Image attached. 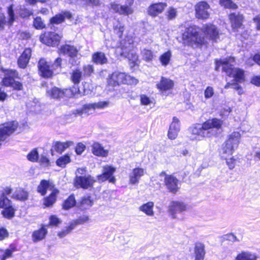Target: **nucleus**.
I'll return each instance as SVG.
<instances>
[{"label": "nucleus", "mask_w": 260, "mask_h": 260, "mask_svg": "<svg viewBox=\"0 0 260 260\" xmlns=\"http://www.w3.org/2000/svg\"><path fill=\"white\" fill-rule=\"evenodd\" d=\"M74 144L72 141H67L66 142H61L56 141L54 143L53 147L54 149L58 153H62L67 148Z\"/></svg>", "instance_id": "obj_33"}, {"label": "nucleus", "mask_w": 260, "mask_h": 260, "mask_svg": "<svg viewBox=\"0 0 260 260\" xmlns=\"http://www.w3.org/2000/svg\"><path fill=\"white\" fill-rule=\"evenodd\" d=\"M172 130H175L179 131L180 130L179 121L177 118L174 117L173 118V121L171 123L170 128Z\"/></svg>", "instance_id": "obj_54"}, {"label": "nucleus", "mask_w": 260, "mask_h": 260, "mask_svg": "<svg viewBox=\"0 0 260 260\" xmlns=\"http://www.w3.org/2000/svg\"><path fill=\"white\" fill-rule=\"evenodd\" d=\"M232 62L230 63H225L223 67V71L226 75L231 77H233L237 82L241 83L245 80L244 71L238 68H235Z\"/></svg>", "instance_id": "obj_6"}, {"label": "nucleus", "mask_w": 260, "mask_h": 260, "mask_svg": "<svg viewBox=\"0 0 260 260\" xmlns=\"http://www.w3.org/2000/svg\"><path fill=\"white\" fill-rule=\"evenodd\" d=\"M18 77V73L15 70H8L6 72L5 77L2 80V84L0 86V102H4L8 94L5 92V87L10 86L15 90H21L23 85L21 83L16 81L15 78Z\"/></svg>", "instance_id": "obj_2"}, {"label": "nucleus", "mask_w": 260, "mask_h": 260, "mask_svg": "<svg viewBox=\"0 0 260 260\" xmlns=\"http://www.w3.org/2000/svg\"><path fill=\"white\" fill-rule=\"evenodd\" d=\"M141 54L143 59L146 61H150L152 60L153 54L151 50L144 49L141 51Z\"/></svg>", "instance_id": "obj_45"}, {"label": "nucleus", "mask_w": 260, "mask_h": 260, "mask_svg": "<svg viewBox=\"0 0 260 260\" xmlns=\"http://www.w3.org/2000/svg\"><path fill=\"white\" fill-rule=\"evenodd\" d=\"M223 122L220 119H209L202 124H193L188 128L190 133V139L200 141L203 138H210L215 136L221 128Z\"/></svg>", "instance_id": "obj_1"}, {"label": "nucleus", "mask_w": 260, "mask_h": 260, "mask_svg": "<svg viewBox=\"0 0 260 260\" xmlns=\"http://www.w3.org/2000/svg\"><path fill=\"white\" fill-rule=\"evenodd\" d=\"M8 236L9 233L5 228H0V241L4 240L5 238L8 237Z\"/></svg>", "instance_id": "obj_61"}, {"label": "nucleus", "mask_w": 260, "mask_h": 260, "mask_svg": "<svg viewBox=\"0 0 260 260\" xmlns=\"http://www.w3.org/2000/svg\"><path fill=\"white\" fill-rule=\"evenodd\" d=\"M38 67L40 75L44 78H50L52 76L53 72L50 69L48 63L44 58L38 62Z\"/></svg>", "instance_id": "obj_14"}, {"label": "nucleus", "mask_w": 260, "mask_h": 260, "mask_svg": "<svg viewBox=\"0 0 260 260\" xmlns=\"http://www.w3.org/2000/svg\"><path fill=\"white\" fill-rule=\"evenodd\" d=\"M185 210L186 205L183 202L172 201L169 205V211L174 218L176 217L177 213H181Z\"/></svg>", "instance_id": "obj_16"}, {"label": "nucleus", "mask_w": 260, "mask_h": 260, "mask_svg": "<svg viewBox=\"0 0 260 260\" xmlns=\"http://www.w3.org/2000/svg\"><path fill=\"white\" fill-rule=\"evenodd\" d=\"M31 50L29 48H26L18 59V64L20 68L24 69L29 62L31 56Z\"/></svg>", "instance_id": "obj_21"}, {"label": "nucleus", "mask_w": 260, "mask_h": 260, "mask_svg": "<svg viewBox=\"0 0 260 260\" xmlns=\"http://www.w3.org/2000/svg\"><path fill=\"white\" fill-rule=\"evenodd\" d=\"M194 252L195 260H203L205 254V245L201 242L195 243Z\"/></svg>", "instance_id": "obj_25"}, {"label": "nucleus", "mask_w": 260, "mask_h": 260, "mask_svg": "<svg viewBox=\"0 0 260 260\" xmlns=\"http://www.w3.org/2000/svg\"><path fill=\"white\" fill-rule=\"evenodd\" d=\"M81 55L78 52V54H75L71 57L69 59V62L72 66H78L80 63V58Z\"/></svg>", "instance_id": "obj_46"}, {"label": "nucleus", "mask_w": 260, "mask_h": 260, "mask_svg": "<svg viewBox=\"0 0 260 260\" xmlns=\"http://www.w3.org/2000/svg\"><path fill=\"white\" fill-rule=\"evenodd\" d=\"M82 77V72L79 69L73 71L71 75V80L75 84L80 83Z\"/></svg>", "instance_id": "obj_42"}, {"label": "nucleus", "mask_w": 260, "mask_h": 260, "mask_svg": "<svg viewBox=\"0 0 260 260\" xmlns=\"http://www.w3.org/2000/svg\"><path fill=\"white\" fill-rule=\"evenodd\" d=\"M95 182L94 178L90 175L76 176L74 179V185L77 188H82L84 189L92 188Z\"/></svg>", "instance_id": "obj_8"}, {"label": "nucleus", "mask_w": 260, "mask_h": 260, "mask_svg": "<svg viewBox=\"0 0 260 260\" xmlns=\"http://www.w3.org/2000/svg\"><path fill=\"white\" fill-rule=\"evenodd\" d=\"M47 232V229L44 225H42L40 229L33 232L32 235L33 241L37 242L43 240L45 238Z\"/></svg>", "instance_id": "obj_30"}, {"label": "nucleus", "mask_w": 260, "mask_h": 260, "mask_svg": "<svg viewBox=\"0 0 260 260\" xmlns=\"http://www.w3.org/2000/svg\"><path fill=\"white\" fill-rule=\"evenodd\" d=\"M59 52L64 55H68L71 57L78 54L79 50L74 46L65 44L60 47Z\"/></svg>", "instance_id": "obj_24"}, {"label": "nucleus", "mask_w": 260, "mask_h": 260, "mask_svg": "<svg viewBox=\"0 0 260 260\" xmlns=\"http://www.w3.org/2000/svg\"><path fill=\"white\" fill-rule=\"evenodd\" d=\"M64 90H62L57 87H53L50 88H48L46 90V93L48 96L53 99H60L64 95Z\"/></svg>", "instance_id": "obj_23"}, {"label": "nucleus", "mask_w": 260, "mask_h": 260, "mask_svg": "<svg viewBox=\"0 0 260 260\" xmlns=\"http://www.w3.org/2000/svg\"><path fill=\"white\" fill-rule=\"evenodd\" d=\"M72 17V14L69 11H63L61 13L56 14L50 19V24L54 27V24H58L64 21L66 18L71 19Z\"/></svg>", "instance_id": "obj_20"}, {"label": "nucleus", "mask_w": 260, "mask_h": 260, "mask_svg": "<svg viewBox=\"0 0 260 260\" xmlns=\"http://www.w3.org/2000/svg\"><path fill=\"white\" fill-rule=\"evenodd\" d=\"M15 250L16 248L15 247H12L11 249H6L1 257V260H6L7 258L11 257L13 252Z\"/></svg>", "instance_id": "obj_55"}, {"label": "nucleus", "mask_w": 260, "mask_h": 260, "mask_svg": "<svg viewBox=\"0 0 260 260\" xmlns=\"http://www.w3.org/2000/svg\"><path fill=\"white\" fill-rule=\"evenodd\" d=\"M257 256L248 251H243L239 253L235 260H256Z\"/></svg>", "instance_id": "obj_34"}, {"label": "nucleus", "mask_w": 260, "mask_h": 260, "mask_svg": "<svg viewBox=\"0 0 260 260\" xmlns=\"http://www.w3.org/2000/svg\"><path fill=\"white\" fill-rule=\"evenodd\" d=\"M85 149V146L81 143H79L75 148V151L78 155H80L84 151Z\"/></svg>", "instance_id": "obj_60"}, {"label": "nucleus", "mask_w": 260, "mask_h": 260, "mask_svg": "<svg viewBox=\"0 0 260 260\" xmlns=\"http://www.w3.org/2000/svg\"><path fill=\"white\" fill-rule=\"evenodd\" d=\"M205 30L212 40L215 42L217 41L219 39V33L215 25H207L205 27Z\"/></svg>", "instance_id": "obj_27"}, {"label": "nucleus", "mask_w": 260, "mask_h": 260, "mask_svg": "<svg viewBox=\"0 0 260 260\" xmlns=\"http://www.w3.org/2000/svg\"><path fill=\"white\" fill-rule=\"evenodd\" d=\"M91 148V151L95 155L103 157L108 155V151L105 150L101 145L98 143H94Z\"/></svg>", "instance_id": "obj_31"}, {"label": "nucleus", "mask_w": 260, "mask_h": 260, "mask_svg": "<svg viewBox=\"0 0 260 260\" xmlns=\"http://www.w3.org/2000/svg\"><path fill=\"white\" fill-rule=\"evenodd\" d=\"M89 220V217L87 215L80 216L77 219L74 221L72 224L74 227L78 224H82Z\"/></svg>", "instance_id": "obj_53"}, {"label": "nucleus", "mask_w": 260, "mask_h": 260, "mask_svg": "<svg viewBox=\"0 0 260 260\" xmlns=\"http://www.w3.org/2000/svg\"><path fill=\"white\" fill-rule=\"evenodd\" d=\"M59 191L57 189H54L51 194L44 199V204L49 207L52 206L56 201V196Z\"/></svg>", "instance_id": "obj_36"}, {"label": "nucleus", "mask_w": 260, "mask_h": 260, "mask_svg": "<svg viewBox=\"0 0 260 260\" xmlns=\"http://www.w3.org/2000/svg\"><path fill=\"white\" fill-rule=\"evenodd\" d=\"M220 4L225 8L236 9L237 6L232 0H220Z\"/></svg>", "instance_id": "obj_43"}, {"label": "nucleus", "mask_w": 260, "mask_h": 260, "mask_svg": "<svg viewBox=\"0 0 260 260\" xmlns=\"http://www.w3.org/2000/svg\"><path fill=\"white\" fill-rule=\"evenodd\" d=\"M235 62V58L234 57H230L229 59H225L223 60H219L216 61L215 70L218 71L220 66H222V70H223V67L225 63H230V62Z\"/></svg>", "instance_id": "obj_44"}, {"label": "nucleus", "mask_w": 260, "mask_h": 260, "mask_svg": "<svg viewBox=\"0 0 260 260\" xmlns=\"http://www.w3.org/2000/svg\"><path fill=\"white\" fill-rule=\"evenodd\" d=\"M174 85V83L173 80L161 77L159 82L156 84V87L162 93H164L168 90H171Z\"/></svg>", "instance_id": "obj_18"}, {"label": "nucleus", "mask_w": 260, "mask_h": 260, "mask_svg": "<svg viewBox=\"0 0 260 260\" xmlns=\"http://www.w3.org/2000/svg\"><path fill=\"white\" fill-rule=\"evenodd\" d=\"M71 161V158L68 154L60 157L56 161V165L61 168H64L67 164Z\"/></svg>", "instance_id": "obj_41"}, {"label": "nucleus", "mask_w": 260, "mask_h": 260, "mask_svg": "<svg viewBox=\"0 0 260 260\" xmlns=\"http://www.w3.org/2000/svg\"><path fill=\"white\" fill-rule=\"evenodd\" d=\"M240 137L239 132H233L226 142L225 146L223 148L224 152L232 155L235 149L238 147Z\"/></svg>", "instance_id": "obj_9"}, {"label": "nucleus", "mask_w": 260, "mask_h": 260, "mask_svg": "<svg viewBox=\"0 0 260 260\" xmlns=\"http://www.w3.org/2000/svg\"><path fill=\"white\" fill-rule=\"evenodd\" d=\"M115 171V169L112 167H104L103 173L98 176V179L101 182L109 180V182L114 183L116 181V179L113 175Z\"/></svg>", "instance_id": "obj_12"}, {"label": "nucleus", "mask_w": 260, "mask_h": 260, "mask_svg": "<svg viewBox=\"0 0 260 260\" xmlns=\"http://www.w3.org/2000/svg\"><path fill=\"white\" fill-rule=\"evenodd\" d=\"M144 173V171L142 168H136L134 169L129 175L130 183L132 184L138 183L140 178L143 176Z\"/></svg>", "instance_id": "obj_22"}, {"label": "nucleus", "mask_w": 260, "mask_h": 260, "mask_svg": "<svg viewBox=\"0 0 260 260\" xmlns=\"http://www.w3.org/2000/svg\"><path fill=\"white\" fill-rule=\"evenodd\" d=\"M61 222L60 220L55 215H51L49 218V223L52 225H57Z\"/></svg>", "instance_id": "obj_59"}, {"label": "nucleus", "mask_w": 260, "mask_h": 260, "mask_svg": "<svg viewBox=\"0 0 260 260\" xmlns=\"http://www.w3.org/2000/svg\"><path fill=\"white\" fill-rule=\"evenodd\" d=\"M49 186V182L46 180H42L38 187V191L40 192L42 196H44L46 194Z\"/></svg>", "instance_id": "obj_40"}, {"label": "nucleus", "mask_w": 260, "mask_h": 260, "mask_svg": "<svg viewBox=\"0 0 260 260\" xmlns=\"http://www.w3.org/2000/svg\"><path fill=\"white\" fill-rule=\"evenodd\" d=\"M214 93V91L212 87L208 86L204 91L205 98L207 99L211 98Z\"/></svg>", "instance_id": "obj_57"}, {"label": "nucleus", "mask_w": 260, "mask_h": 260, "mask_svg": "<svg viewBox=\"0 0 260 260\" xmlns=\"http://www.w3.org/2000/svg\"><path fill=\"white\" fill-rule=\"evenodd\" d=\"M232 88L238 91L239 94H241L243 93L241 86L237 83H233Z\"/></svg>", "instance_id": "obj_64"}, {"label": "nucleus", "mask_w": 260, "mask_h": 260, "mask_svg": "<svg viewBox=\"0 0 260 260\" xmlns=\"http://www.w3.org/2000/svg\"><path fill=\"white\" fill-rule=\"evenodd\" d=\"M0 208L3 209L2 214L5 218L11 219L14 216L15 209L7 196L0 195Z\"/></svg>", "instance_id": "obj_7"}, {"label": "nucleus", "mask_w": 260, "mask_h": 260, "mask_svg": "<svg viewBox=\"0 0 260 260\" xmlns=\"http://www.w3.org/2000/svg\"><path fill=\"white\" fill-rule=\"evenodd\" d=\"M229 17L234 28H238L241 27L243 20L242 15L232 13L230 15Z\"/></svg>", "instance_id": "obj_32"}, {"label": "nucleus", "mask_w": 260, "mask_h": 260, "mask_svg": "<svg viewBox=\"0 0 260 260\" xmlns=\"http://www.w3.org/2000/svg\"><path fill=\"white\" fill-rule=\"evenodd\" d=\"M84 75L90 76L94 71L93 66L88 64L84 66L83 68Z\"/></svg>", "instance_id": "obj_56"}, {"label": "nucleus", "mask_w": 260, "mask_h": 260, "mask_svg": "<svg viewBox=\"0 0 260 260\" xmlns=\"http://www.w3.org/2000/svg\"><path fill=\"white\" fill-rule=\"evenodd\" d=\"M182 39L184 44L191 46L201 45L204 41V38L201 36L195 26L186 28L182 34Z\"/></svg>", "instance_id": "obj_3"}, {"label": "nucleus", "mask_w": 260, "mask_h": 260, "mask_svg": "<svg viewBox=\"0 0 260 260\" xmlns=\"http://www.w3.org/2000/svg\"><path fill=\"white\" fill-rule=\"evenodd\" d=\"M133 3L134 0H128V5H120L113 2L110 4V9L120 15L128 16L133 13V10L131 7Z\"/></svg>", "instance_id": "obj_10"}, {"label": "nucleus", "mask_w": 260, "mask_h": 260, "mask_svg": "<svg viewBox=\"0 0 260 260\" xmlns=\"http://www.w3.org/2000/svg\"><path fill=\"white\" fill-rule=\"evenodd\" d=\"M209 5L204 1L200 2L195 6L196 17L199 19H206L209 16Z\"/></svg>", "instance_id": "obj_11"}, {"label": "nucleus", "mask_w": 260, "mask_h": 260, "mask_svg": "<svg viewBox=\"0 0 260 260\" xmlns=\"http://www.w3.org/2000/svg\"><path fill=\"white\" fill-rule=\"evenodd\" d=\"M77 205L74 194H71L64 201L62 207L64 209L69 210Z\"/></svg>", "instance_id": "obj_37"}, {"label": "nucleus", "mask_w": 260, "mask_h": 260, "mask_svg": "<svg viewBox=\"0 0 260 260\" xmlns=\"http://www.w3.org/2000/svg\"><path fill=\"white\" fill-rule=\"evenodd\" d=\"M109 102L101 101L98 103L86 104L83 106L81 109L74 111L73 114L76 116L88 115L91 114L95 109H103L109 106Z\"/></svg>", "instance_id": "obj_5"}, {"label": "nucleus", "mask_w": 260, "mask_h": 260, "mask_svg": "<svg viewBox=\"0 0 260 260\" xmlns=\"http://www.w3.org/2000/svg\"><path fill=\"white\" fill-rule=\"evenodd\" d=\"M179 131H177L174 130H172L171 129L169 128L168 131V136L169 139L171 140L175 139Z\"/></svg>", "instance_id": "obj_62"}, {"label": "nucleus", "mask_w": 260, "mask_h": 260, "mask_svg": "<svg viewBox=\"0 0 260 260\" xmlns=\"http://www.w3.org/2000/svg\"><path fill=\"white\" fill-rule=\"evenodd\" d=\"M8 18L4 16H0V30L4 28V25L7 24L9 26L12 25L15 20V15L13 10V6L11 5L8 8Z\"/></svg>", "instance_id": "obj_13"}, {"label": "nucleus", "mask_w": 260, "mask_h": 260, "mask_svg": "<svg viewBox=\"0 0 260 260\" xmlns=\"http://www.w3.org/2000/svg\"><path fill=\"white\" fill-rule=\"evenodd\" d=\"M60 39L61 37L58 34L50 31L45 36L43 42L48 46L55 47L59 44Z\"/></svg>", "instance_id": "obj_17"}, {"label": "nucleus", "mask_w": 260, "mask_h": 260, "mask_svg": "<svg viewBox=\"0 0 260 260\" xmlns=\"http://www.w3.org/2000/svg\"><path fill=\"white\" fill-rule=\"evenodd\" d=\"M172 56L171 52L169 50L159 56V59L161 64V65L164 67L167 66L171 60V58Z\"/></svg>", "instance_id": "obj_39"}, {"label": "nucleus", "mask_w": 260, "mask_h": 260, "mask_svg": "<svg viewBox=\"0 0 260 260\" xmlns=\"http://www.w3.org/2000/svg\"><path fill=\"white\" fill-rule=\"evenodd\" d=\"M19 14L21 17L24 18L32 15V12L23 7H20Z\"/></svg>", "instance_id": "obj_50"}, {"label": "nucleus", "mask_w": 260, "mask_h": 260, "mask_svg": "<svg viewBox=\"0 0 260 260\" xmlns=\"http://www.w3.org/2000/svg\"><path fill=\"white\" fill-rule=\"evenodd\" d=\"M251 83L257 86H260V76H254L251 79Z\"/></svg>", "instance_id": "obj_63"}, {"label": "nucleus", "mask_w": 260, "mask_h": 260, "mask_svg": "<svg viewBox=\"0 0 260 260\" xmlns=\"http://www.w3.org/2000/svg\"><path fill=\"white\" fill-rule=\"evenodd\" d=\"M92 61L96 64L103 65L108 62V58L102 52H96L92 55Z\"/></svg>", "instance_id": "obj_26"}, {"label": "nucleus", "mask_w": 260, "mask_h": 260, "mask_svg": "<svg viewBox=\"0 0 260 260\" xmlns=\"http://www.w3.org/2000/svg\"><path fill=\"white\" fill-rule=\"evenodd\" d=\"M138 83V80L136 78L121 72L113 73L109 80V83L113 86L120 84L136 85Z\"/></svg>", "instance_id": "obj_4"}, {"label": "nucleus", "mask_w": 260, "mask_h": 260, "mask_svg": "<svg viewBox=\"0 0 260 260\" xmlns=\"http://www.w3.org/2000/svg\"><path fill=\"white\" fill-rule=\"evenodd\" d=\"M33 25L37 29H42L45 27V24L40 17L34 19Z\"/></svg>", "instance_id": "obj_47"}, {"label": "nucleus", "mask_w": 260, "mask_h": 260, "mask_svg": "<svg viewBox=\"0 0 260 260\" xmlns=\"http://www.w3.org/2000/svg\"><path fill=\"white\" fill-rule=\"evenodd\" d=\"M140 101L141 104L143 105H148L151 103L150 98L145 94L140 95Z\"/></svg>", "instance_id": "obj_58"}, {"label": "nucleus", "mask_w": 260, "mask_h": 260, "mask_svg": "<svg viewBox=\"0 0 260 260\" xmlns=\"http://www.w3.org/2000/svg\"><path fill=\"white\" fill-rule=\"evenodd\" d=\"M167 6V5L165 3L153 4L148 7L147 10L148 14L152 17H155L162 13Z\"/></svg>", "instance_id": "obj_19"}, {"label": "nucleus", "mask_w": 260, "mask_h": 260, "mask_svg": "<svg viewBox=\"0 0 260 260\" xmlns=\"http://www.w3.org/2000/svg\"><path fill=\"white\" fill-rule=\"evenodd\" d=\"M124 30V26L121 23H118L114 27V31L121 38L122 37Z\"/></svg>", "instance_id": "obj_52"}, {"label": "nucleus", "mask_w": 260, "mask_h": 260, "mask_svg": "<svg viewBox=\"0 0 260 260\" xmlns=\"http://www.w3.org/2000/svg\"><path fill=\"white\" fill-rule=\"evenodd\" d=\"M177 10L176 9L170 7L166 12V16L168 20H173L177 16Z\"/></svg>", "instance_id": "obj_49"}, {"label": "nucleus", "mask_w": 260, "mask_h": 260, "mask_svg": "<svg viewBox=\"0 0 260 260\" xmlns=\"http://www.w3.org/2000/svg\"><path fill=\"white\" fill-rule=\"evenodd\" d=\"M165 184L170 192L175 194L179 189V180L173 175H166L165 177Z\"/></svg>", "instance_id": "obj_15"}, {"label": "nucleus", "mask_w": 260, "mask_h": 260, "mask_svg": "<svg viewBox=\"0 0 260 260\" xmlns=\"http://www.w3.org/2000/svg\"><path fill=\"white\" fill-rule=\"evenodd\" d=\"M11 197L16 200L23 202L27 200L28 193L22 188H19L13 193Z\"/></svg>", "instance_id": "obj_29"}, {"label": "nucleus", "mask_w": 260, "mask_h": 260, "mask_svg": "<svg viewBox=\"0 0 260 260\" xmlns=\"http://www.w3.org/2000/svg\"><path fill=\"white\" fill-rule=\"evenodd\" d=\"M93 204V200L90 196H84L77 203V206L81 210H85L91 207Z\"/></svg>", "instance_id": "obj_28"}, {"label": "nucleus", "mask_w": 260, "mask_h": 260, "mask_svg": "<svg viewBox=\"0 0 260 260\" xmlns=\"http://www.w3.org/2000/svg\"><path fill=\"white\" fill-rule=\"evenodd\" d=\"M153 202H148L140 206L139 209L140 211L143 212L148 216H153L154 215L153 211Z\"/></svg>", "instance_id": "obj_35"}, {"label": "nucleus", "mask_w": 260, "mask_h": 260, "mask_svg": "<svg viewBox=\"0 0 260 260\" xmlns=\"http://www.w3.org/2000/svg\"><path fill=\"white\" fill-rule=\"evenodd\" d=\"M74 228V225L73 224H71L69 226L67 227L66 229L58 233V236L59 238H63L68 234L71 232L72 230Z\"/></svg>", "instance_id": "obj_51"}, {"label": "nucleus", "mask_w": 260, "mask_h": 260, "mask_svg": "<svg viewBox=\"0 0 260 260\" xmlns=\"http://www.w3.org/2000/svg\"><path fill=\"white\" fill-rule=\"evenodd\" d=\"M27 159L33 162L37 161L39 158V154L36 149H33L27 156Z\"/></svg>", "instance_id": "obj_48"}, {"label": "nucleus", "mask_w": 260, "mask_h": 260, "mask_svg": "<svg viewBox=\"0 0 260 260\" xmlns=\"http://www.w3.org/2000/svg\"><path fill=\"white\" fill-rule=\"evenodd\" d=\"M121 55L125 56L128 58L130 62L129 64L132 67H134L138 60V55L135 52L133 51L129 52L126 55H125V53L123 52H122L121 53Z\"/></svg>", "instance_id": "obj_38"}]
</instances>
